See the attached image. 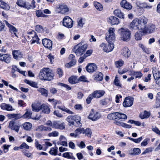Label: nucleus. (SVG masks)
I'll list each match as a JSON object with an SVG mask.
<instances>
[{"label":"nucleus","mask_w":160,"mask_h":160,"mask_svg":"<svg viewBox=\"0 0 160 160\" xmlns=\"http://www.w3.org/2000/svg\"><path fill=\"white\" fill-rule=\"evenodd\" d=\"M115 29L112 28H110L108 30V33L106 34V39L109 43L107 44L104 43H101L100 47L103 51L106 52H111L114 48V42L115 38V35L114 33Z\"/></svg>","instance_id":"obj_1"},{"label":"nucleus","mask_w":160,"mask_h":160,"mask_svg":"<svg viewBox=\"0 0 160 160\" xmlns=\"http://www.w3.org/2000/svg\"><path fill=\"white\" fill-rule=\"evenodd\" d=\"M107 118L109 119L116 120L114 123L118 125L121 126L123 127L128 128H130L132 127L130 125L121 122L124 121L127 119V116L124 114L118 112L112 113L109 114Z\"/></svg>","instance_id":"obj_2"},{"label":"nucleus","mask_w":160,"mask_h":160,"mask_svg":"<svg viewBox=\"0 0 160 160\" xmlns=\"http://www.w3.org/2000/svg\"><path fill=\"white\" fill-rule=\"evenodd\" d=\"M148 20L144 17L139 19H134L129 25V28L132 30H141L142 32L147 23Z\"/></svg>","instance_id":"obj_3"},{"label":"nucleus","mask_w":160,"mask_h":160,"mask_svg":"<svg viewBox=\"0 0 160 160\" xmlns=\"http://www.w3.org/2000/svg\"><path fill=\"white\" fill-rule=\"evenodd\" d=\"M53 75L52 70L49 68H43L39 73V79L42 80L50 81L53 79Z\"/></svg>","instance_id":"obj_4"},{"label":"nucleus","mask_w":160,"mask_h":160,"mask_svg":"<svg viewBox=\"0 0 160 160\" xmlns=\"http://www.w3.org/2000/svg\"><path fill=\"white\" fill-rule=\"evenodd\" d=\"M87 47V44H83L82 42H80L75 45L72 50L77 55L80 56L84 53Z\"/></svg>","instance_id":"obj_5"},{"label":"nucleus","mask_w":160,"mask_h":160,"mask_svg":"<svg viewBox=\"0 0 160 160\" xmlns=\"http://www.w3.org/2000/svg\"><path fill=\"white\" fill-rule=\"evenodd\" d=\"M119 31L121 40L124 41H127L130 40L131 33L128 29L122 28L119 29Z\"/></svg>","instance_id":"obj_6"},{"label":"nucleus","mask_w":160,"mask_h":160,"mask_svg":"<svg viewBox=\"0 0 160 160\" xmlns=\"http://www.w3.org/2000/svg\"><path fill=\"white\" fill-rule=\"evenodd\" d=\"M101 117V115L99 112L94 111L93 109L91 110L88 118L92 121H96Z\"/></svg>","instance_id":"obj_7"},{"label":"nucleus","mask_w":160,"mask_h":160,"mask_svg":"<svg viewBox=\"0 0 160 160\" xmlns=\"http://www.w3.org/2000/svg\"><path fill=\"white\" fill-rule=\"evenodd\" d=\"M62 24L67 28H71L73 25V21L69 17L66 16L63 19Z\"/></svg>","instance_id":"obj_8"},{"label":"nucleus","mask_w":160,"mask_h":160,"mask_svg":"<svg viewBox=\"0 0 160 160\" xmlns=\"http://www.w3.org/2000/svg\"><path fill=\"white\" fill-rule=\"evenodd\" d=\"M133 98L132 97H127L125 98L123 102V106L124 107H130L132 105L133 103Z\"/></svg>","instance_id":"obj_9"},{"label":"nucleus","mask_w":160,"mask_h":160,"mask_svg":"<svg viewBox=\"0 0 160 160\" xmlns=\"http://www.w3.org/2000/svg\"><path fill=\"white\" fill-rule=\"evenodd\" d=\"M8 128L11 130H14L16 132H19L20 126L13 121H11L9 122Z\"/></svg>","instance_id":"obj_10"},{"label":"nucleus","mask_w":160,"mask_h":160,"mask_svg":"<svg viewBox=\"0 0 160 160\" xmlns=\"http://www.w3.org/2000/svg\"><path fill=\"white\" fill-rule=\"evenodd\" d=\"M11 55L8 54H2L0 53V60L4 62L7 63H10L11 60Z\"/></svg>","instance_id":"obj_11"},{"label":"nucleus","mask_w":160,"mask_h":160,"mask_svg":"<svg viewBox=\"0 0 160 160\" xmlns=\"http://www.w3.org/2000/svg\"><path fill=\"white\" fill-rule=\"evenodd\" d=\"M42 44L45 48L51 49L52 48V42L50 39L45 38L42 40Z\"/></svg>","instance_id":"obj_12"},{"label":"nucleus","mask_w":160,"mask_h":160,"mask_svg":"<svg viewBox=\"0 0 160 160\" xmlns=\"http://www.w3.org/2000/svg\"><path fill=\"white\" fill-rule=\"evenodd\" d=\"M52 128L56 129H63L65 128L64 123H60L59 121H54L52 122Z\"/></svg>","instance_id":"obj_13"},{"label":"nucleus","mask_w":160,"mask_h":160,"mask_svg":"<svg viewBox=\"0 0 160 160\" xmlns=\"http://www.w3.org/2000/svg\"><path fill=\"white\" fill-rule=\"evenodd\" d=\"M12 54L13 58L17 60H20L22 57L23 55L22 53L19 50H13Z\"/></svg>","instance_id":"obj_14"},{"label":"nucleus","mask_w":160,"mask_h":160,"mask_svg":"<svg viewBox=\"0 0 160 160\" xmlns=\"http://www.w3.org/2000/svg\"><path fill=\"white\" fill-rule=\"evenodd\" d=\"M121 6L128 10H131L132 8L131 4L126 0H122L120 2Z\"/></svg>","instance_id":"obj_15"},{"label":"nucleus","mask_w":160,"mask_h":160,"mask_svg":"<svg viewBox=\"0 0 160 160\" xmlns=\"http://www.w3.org/2000/svg\"><path fill=\"white\" fill-rule=\"evenodd\" d=\"M155 28V27L154 25L153 24H150L147 27L146 24V27L144 29H143L142 32L143 33H151L154 31Z\"/></svg>","instance_id":"obj_16"},{"label":"nucleus","mask_w":160,"mask_h":160,"mask_svg":"<svg viewBox=\"0 0 160 160\" xmlns=\"http://www.w3.org/2000/svg\"><path fill=\"white\" fill-rule=\"evenodd\" d=\"M152 73L155 82L160 78V71L156 67L152 68Z\"/></svg>","instance_id":"obj_17"},{"label":"nucleus","mask_w":160,"mask_h":160,"mask_svg":"<svg viewBox=\"0 0 160 160\" xmlns=\"http://www.w3.org/2000/svg\"><path fill=\"white\" fill-rule=\"evenodd\" d=\"M108 22L112 25L118 24L119 22V19L113 16H111L108 18Z\"/></svg>","instance_id":"obj_18"},{"label":"nucleus","mask_w":160,"mask_h":160,"mask_svg":"<svg viewBox=\"0 0 160 160\" xmlns=\"http://www.w3.org/2000/svg\"><path fill=\"white\" fill-rule=\"evenodd\" d=\"M121 52L122 55L127 58H129L131 55V52L129 50L127 47H125L123 48L121 50Z\"/></svg>","instance_id":"obj_19"},{"label":"nucleus","mask_w":160,"mask_h":160,"mask_svg":"<svg viewBox=\"0 0 160 160\" xmlns=\"http://www.w3.org/2000/svg\"><path fill=\"white\" fill-rule=\"evenodd\" d=\"M105 93V91L103 90H96L92 93L94 98H99L103 96Z\"/></svg>","instance_id":"obj_20"},{"label":"nucleus","mask_w":160,"mask_h":160,"mask_svg":"<svg viewBox=\"0 0 160 160\" xmlns=\"http://www.w3.org/2000/svg\"><path fill=\"white\" fill-rule=\"evenodd\" d=\"M97 67L96 65L94 63L89 64L86 67L87 71L89 72H93L97 69Z\"/></svg>","instance_id":"obj_21"},{"label":"nucleus","mask_w":160,"mask_h":160,"mask_svg":"<svg viewBox=\"0 0 160 160\" xmlns=\"http://www.w3.org/2000/svg\"><path fill=\"white\" fill-rule=\"evenodd\" d=\"M58 9L59 10V12L62 14H65L69 11V8L67 6L63 4L60 5Z\"/></svg>","instance_id":"obj_22"},{"label":"nucleus","mask_w":160,"mask_h":160,"mask_svg":"<svg viewBox=\"0 0 160 160\" xmlns=\"http://www.w3.org/2000/svg\"><path fill=\"white\" fill-rule=\"evenodd\" d=\"M0 107L3 110L8 111H12L14 110L12 106L9 104H6L5 103H2L0 105Z\"/></svg>","instance_id":"obj_23"},{"label":"nucleus","mask_w":160,"mask_h":160,"mask_svg":"<svg viewBox=\"0 0 160 160\" xmlns=\"http://www.w3.org/2000/svg\"><path fill=\"white\" fill-rule=\"evenodd\" d=\"M5 22L6 25L9 27L10 32L12 33L13 32L15 36L18 37L16 33V32H17V30L16 28L12 25L10 24L7 21H5Z\"/></svg>","instance_id":"obj_24"},{"label":"nucleus","mask_w":160,"mask_h":160,"mask_svg":"<svg viewBox=\"0 0 160 160\" xmlns=\"http://www.w3.org/2000/svg\"><path fill=\"white\" fill-rule=\"evenodd\" d=\"M74 120V125L76 127H79L82 126V124L80 122V117L78 116H73Z\"/></svg>","instance_id":"obj_25"},{"label":"nucleus","mask_w":160,"mask_h":160,"mask_svg":"<svg viewBox=\"0 0 160 160\" xmlns=\"http://www.w3.org/2000/svg\"><path fill=\"white\" fill-rule=\"evenodd\" d=\"M100 104L102 105L109 106L112 103L111 99L110 98H105L100 101Z\"/></svg>","instance_id":"obj_26"},{"label":"nucleus","mask_w":160,"mask_h":160,"mask_svg":"<svg viewBox=\"0 0 160 160\" xmlns=\"http://www.w3.org/2000/svg\"><path fill=\"white\" fill-rule=\"evenodd\" d=\"M113 13L115 15L119 18L123 19L124 18V14L119 9H116L114 11Z\"/></svg>","instance_id":"obj_27"},{"label":"nucleus","mask_w":160,"mask_h":160,"mask_svg":"<svg viewBox=\"0 0 160 160\" xmlns=\"http://www.w3.org/2000/svg\"><path fill=\"white\" fill-rule=\"evenodd\" d=\"M24 82L25 83L30 85L31 87L36 88H38V84L35 82L32 81H29L26 79L24 80Z\"/></svg>","instance_id":"obj_28"},{"label":"nucleus","mask_w":160,"mask_h":160,"mask_svg":"<svg viewBox=\"0 0 160 160\" xmlns=\"http://www.w3.org/2000/svg\"><path fill=\"white\" fill-rule=\"evenodd\" d=\"M94 77L95 80L98 81H101L103 79V75L101 72H98L95 73Z\"/></svg>","instance_id":"obj_29"},{"label":"nucleus","mask_w":160,"mask_h":160,"mask_svg":"<svg viewBox=\"0 0 160 160\" xmlns=\"http://www.w3.org/2000/svg\"><path fill=\"white\" fill-rule=\"evenodd\" d=\"M42 112V113L48 114L50 113V108L47 105L44 104L42 105L41 107Z\"/></svg>","instance_id":"obj_30"},{"label":"nucleus","mask_w":160,"mask_h":160,"mask_svg":"<svg viewBox=\"0 0 160 160\" xmlns=\"http://www.w3.org/2000/svg\"><path fill=\"white\" fill-rule=\"evenodd\" d=\"M151 115V113L150 112H148L146 110L144 111L143 114H141L139 117L141 119H144L145 118H148Z\"/></svg>","instance_id":"obj_31"},{"label":"nucleus","mask_w":160,"mask_h":160,"mask_svg":"<svg viewBox=\"0 0 160 160\" xmlns=\"http://www.w3.org/2000/svg\"><path fill=\"white\" fill-rule=\"evenodd\" d=\"M62 156L64 158L69 159L75 160V158L73 156L72 153L71 152H66L62 154Z\"/></svg>","instance_id":"obj_32"},{"label":"nucleus","mask_w":160,"mask_h":160,"mask_svg":"<svg viewBox=\"0 0 160 160\" xmlns=\"http://www.w3.org/2000/svg\"><path fill=\"white\" fill-rule=\"evenodd\" d=\"M68 81L70 83L74 84L78 82V79L75 76H72L69 78Z\"/></svg>","instance_id":"obj_33"},{"label":"nucleus","mask_w":160,"mask_h":160,"mask_svg":"<svg viewBox=\"0 0 160 160\" xmlns=\"http://www.w3.org/2000/svg\"><path fill=\"white\" fill-rule=\"evenodd\" d=\"M41 107L42 105H39L36 104H32V111L36 112H38L41 110L42 109Z\"/></svg>","instance_id":"obj_34"},{"label":"nucleus","mask_w":160,"mask_h":160,"mask_svg":"<svg viewBox=\"0 0 160 160\" xmlns=\"http://www.w3.org/2000/svg\"><path fill=\"white\" fill-rule=\"evenodd\" d=\"M38 91L42 95L45 97H47L48 96V91L44 88H40L38 89Z\"/></svg>","instance_id":"obj_35"},{"label":"nucleus","mask_w":160,"mask_h":160,"mask_svg":"<svg viewBox=\"0 0 160 160\" xmlns=\"http://www.w3.org/2000/svg\"><path fill=\"white\" fill-rule=\"evenodd\" d=\"M32 126V124L28 122H25L22 124L24 129L26 130H30Z\"/></svg>","instance_id":"obj_36"},{"label":"nucleus","mask_w":160,"mask_h":160,"mask_svg":"<svg viewBox=\"0 0 160 160\" xmlns=\"http://www.w3.org/2000/svg\"><path fill=\"white\" fill-rule=\"evenodd\" d=\"M17 4L19 6L23 7L25 8L29 9L30 8V7L28 8L27 6V5L24 1L22 0H18L17 2Z\"/></svg>","instance_id":"obj_37"},{"label":"nucleus","mask_w":160,"mask_h":160,"mask_svg":"<svg viewBox=\"0 0 160 160\" xmlns=\"http://www.w3.org/2000/svg\"><path fill=\"white\" fill-rule=\"evenodd\" d=\"M32 114V112L31 110L27 109L25 113L23 115L22 117L23 118L26 119L30 118L31 117Z\"/></svg>","instance_id":"obj_38"},{"label":"nucleus","mask_w":160,"mask_h":160,"mask_svg":"<svg viewBox=\"0 0 160 160\" xmlns=\"http://www.w3.org/2000/svg\"><path fill=\"white\" fill-rule=\"evenodd\" d=\"M58 151V148L57 147H53L51 148L49 153L52 155L56 156L57 155Z\"/></svg>","instance_id":"obj_39"},{"label":"nucleus","mask_w":160,"mask_h":160,"mask_svg":"<svg viewBox=\"0 0 160 160\" xmlns=\"http://www.w3.org/2000/svg\"><path fill=\"white\" fill-rule=\"evenodd\" d=\"M85 23L84 20L82 18H80L77 21V27L79 28H82Z\"/></svg>","instance_id":"obj_40"},{"label":"nucleus","mask_w":160,"mask_h":160,"mask_svg":"<svg viewBox=\"0 0 160 160\" xmlns=\"http://www.w3.org/2000/svg\"><path fill=\"white\" fill-rule=\"evenodd\" d=\"M0 2H1L0 4L1 7L0 8L6 10H8L9 9L10 7L8 4L2 1H0Z\"/></svg>","instance_id":"obj_41"},{"label":"nucleus","mask_w":160,"mask_h":160,"mask_svg":"<svg viewBox=\"0 0 160 160\" xmlns=\"http://www.w3.org/2000/svg\"><path fill=\"white\" fill-rule=\"evenodd\" d=\"M131 154L138 155L141 152V150L138 148H134L130 151Z\"/></svg>","instance_id":"obj_42"},{"label":"nucleus","mask_w":160,"mask_h":160,"mask_svg":"<svg viewBox=\"0 0 160 160\" xmlns=\"http://www.w3.org/2000/svg\"><path fill=\"white\" fill-rule=\"evenodd\" d=\"M73 117L70 116H68L67 118V121L69 123V125H74V120Z\"/></svg>","instance_id":"obj_43"},{"label":"nucleus","mask_w":160,"mask_h":160,"mask_svg":"<svg viewBox=\"0 0 160 160\" xmlns=\"http://www.w3.org/2000/svg\"><path fill=\"white\" fill-rule=\"evenodd\" d=\"M94 5L95 8L98 10L101 11L103 9L102 5L99 3L98 2H95Z\"/></svg>","instance_id":"obj_44"},{"label":"nucleus","mask_w":160,"mask_h":160,"mask_svg":"<svg viewBox=\"0 0 160 160\" xmlns=\"http://www.w3.org/2000/svg\"><path fill=\"white\" fill-rule=\"evenodd\" d=\"M36 14L38 17H46L47 15L44 14L41 10H38L36 11Z\"/></svg>","instance_id":"obj_45"},{"label":"nucleus","mask_w":160,"mask_h":160,"mask_svg":"<svg viewBox=\"0 0 160 160\" xmlns=\"http://www.w3.org/2000/svg\"><path fill=\"white\" fill-rule=\"evenodd\" d=\"M48 100L49 102H52V104L54 105V108H56V105L57 104H60L61 103V102L60 101L55 100L54 99H49Z\"/></svg>","instance_id":"obj_46"},{"label":"nucleus","mask_w":160,"mask_h":160,"mask_svg":"<svg viewBox=\"0 0 160 160\" xmlns=\"http://www.w3.org/2000/svg\"><path fill=\"white\" fill-rule=\"evenodd\" d=\"M57 108L61 109L62 111L66 112L69 114H72L73 113L72 111H71L67 108H66L65 107L63 106L61 107L60 106H58L57 107Z\"/></svg>","instance_id":"obj_47"},{"label":"nucleus","mask_w":160,"mask_h":160,"mask_svg":"<svg viewBox=\"0 0 160 160\" xmlns=\"http://www.w3.org/2000/svg\"><path fill=\"white\" fill-rule=\"evenodd\" d=\"M124 64V61L122 60H119L115 62L116 67L117 68L121 67Z\"/></svg>","instance_id":"obj_48"},{"label":"nucleus","mask_w":160,"mask_h":160,"mask_svg":"<svg viewBox=\"0 0 160 160\" xmlns=\"http://www.w3.org/2000/svg\"><path fill=\"white\" fill-rule=\"evenodd\" d=\"M76 61L75 59H73L68 63H67L65 64V66L69 68L74 65L75 64Z\"/></svg>","instance_id":"obj_49"},{"label":"nucleus","mask_w":160,"mask_h":160,"mask_svg":"<svg viewBox=\"0 0 160 160\" xmlns=\"http://www.w3.org/2000/svg\"><path fill=\"white\" fill-rule=\"evenodd\" d=\"M75 132H76L78 134V136L81 134H84V129L83 128H78L76 129Z\"/></svg>","instance_id":"obj_50"},{"label":"nucleus","mask_w":160,"mask_h":160,"mask_svg":"<svg viewBox=\"0 0 160 160\" xmlns=\"http://www.w3.org/2000/svg\"><path fill=\"white\" fill-rule=\"evenodd\" d=\"M28 37L32 39L34 37H35L37 34L34 31L32 30L31 32H30L28 33Z\"/></svg>","instance_id":"obj_51"},{"label":"nucleus","mask_w":160,"mask_h":160,"mask_svg":"<svg viewBox=\"0 0 160 160\" xmlns=\"http://www.w3.org/2000/svg\"><path fill=\"white\" fill-rule=\"evenodd\" d=\"M128 123H129L131 124H134L135 125L137 126H140L141 124V123L138 121H134L132 120H129L128 122Z\"/></svg>","instance_id":"obj_52"},{"label":"nucleus","mask_w":160,"mask_h":160,"mask_svg":"<svg viewBox=\"0 0 160 160\" xmlns=\"http://www.w3.org/2000/svg\"><path fill=\"white\" fill-rule=\"evenodd\" d=\"M48 136L51 137H57L59 135V132L56 131H53L50 133L48 134Z\"/></svg>","instance_id":"obj_53"},{"label":"nucleus","mask_w":160,"mask_h":160,"mask_svg":"<svg viewBox=\"0 0 160 160\" xmlns=\"http://www.w3.org/2000/svg\"><path fill=\"white\" fill-rule=\"evenodd\" d=\"M39 39L38 38V35L37 34L35 37L31 39V43H34L35 42H36L37 43H38L39 42Z\"/></svg>","instance_id":"obj_54"},{"label":"nucleus","mask_w":160,"mask_h":160,"mask_svg":"<svg viewBox=\"0 0 160 160\" xmlns=\"http://www.w3.org/2000/svg\"><path fill=\"white\" fill-rule=\"evenodd\" d=\"M142 34L141 33L139 32H136L135 33V39L137 40H141L142 38Z\"/></svg>","instance_id":"obj_55"},{"label":"nucleus","mask_w":160,"mask_h":160,"mask_svg":"<svg viewBox=\"0 0 160 160\" xmlns=\"http://www.w3.org/2000/svg\"><path fill=\"white\" fill-rule=\"evenodd\" d=\"M18 114H8V116L10 118H14L16 119H18L20 118L18 116Z\"/></svg>","instance_id":"obj_56"},{"label":"nucleus","mask_w":160,"mask_h":160,"mask_svg":"<svg viewBox=\"0 0 160 160\" xmlns=\"http://www.w3.org/2000/svg\"><path fill=\"white\" fill-rule=\"evenodd\" d=\"M94 98L93 95L91 94L89 95L86 99V102L87 104H89L91 102V100Z\"/></svg>","instance_id":"obj_57"},{"label":"nucleus","mask_w":160,"mask_h":160,"mask_svg":"<svg viewBox=\"0 0 160 160\" xmlns=\"http://www.w3.org/2000/svg\"><path fill=\"white\" fill-rule=\"evenodd\" d=\"M141 7L142 8L149 9L152 8V6L148 5L146 3H142L140 4Z\"/></svg>","instance_id":"obj_58"},{"label":"nucleus","mask_w":160,"mask_h":160,"mask_svg":"<svg viewBox=\"0 0 160 160\" xmlns=\"http://www.w3.org/2000/svg\"><path fill=\"white\" fill-rule=\"evenodd\" d=\"M114 82L115 85L117 86H121V84L119 80H118V78L117 76L115 77Z\"/></svg>","instance_id":"obj_59"},{"label":"nucleus","mask_w":160,"mask_h":160,"mask_svg":"<svg viewBox=\"0 0 160 160\" xmlns=\"http://www.w3.org/2000/svg\"><path fill=\"white\" fill-rule=\"evenodd\" d=\"M84 133L86 135L90 137L92 134V132L91 129L88 128H87L86 130L84 129Z\"/></svg>","instance_id":"obj_60"},{"label":"nucleus","mask_w":160,"mask_h":160,"mask_svg":"<svg viewBox=\"0 0 160 160\" xmlns=\"http://www.w3.org/2000/svg\"><path fill=\"white\" fill-rule=\"evenodd\" d=\"M134 76L135 78H140L142 76V74L140 72H135Z\"/></svg>","instance_id":"obj_61"},{"label":"nucleus","mask_w":160,"mask_h":160,"mask_svg":"<svg viewBox=\"0 0 160 160\" xmlns=\"http://www.w3.org/2000/svg\"><path fill=\"white\" fill-rule=\"evenodd\" d=\"M78 79V81H82L85 82H88L87 80V78L84 76H81L79 77Z\"/></svg>","instance_id":"obj_62"},{"label":"nucleus","mask_w":160,"mask_h":160,"mask_svg":"<svg viewBox=\"0 0 160 160\" xmlns=\"http://www.w3.org/2000/svg\"><path fill=\"white\" fill-rule=\"evenodd\" d=\"M53 114L58 118H61L63 117L62 114L60 113L58 110H55L53 112Z\"/></svg>","instance_id":"obj_63"},{"label":"nucleus","mask_w":160,"mask_h":160,"mask_svg":"<svg viewBox=\"0 0 160 160\" xmlns=\"http://www.w3.org/2000/svg\"><path fill=\"white\" fill-rule=\"evenodd\" d=\"M36 30L38 32H41L43 30V29L42 26L39 25H37L36 26Z\"/></svg>","instance_id":"obj_64"}]
</instances>
